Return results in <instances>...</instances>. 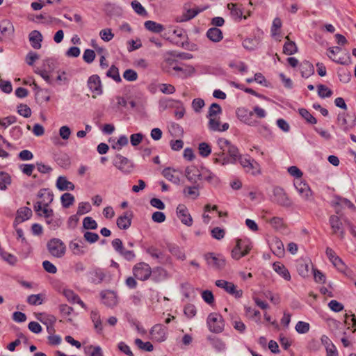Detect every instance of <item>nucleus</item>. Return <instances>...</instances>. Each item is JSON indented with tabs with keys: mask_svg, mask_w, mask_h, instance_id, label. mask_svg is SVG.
<instances>
[{
	"mask_svg": "<svg viewBox=\"0 0 356 356\" xmlns=\"http://www.w3.org/2000/svg\"><path fill=\"white\" fill-rule=\"evenodd\" d=\"M207 37L214 42H220L222 39V33L218 28H211L207 33Z\"/></svg>",
	"mask_w": 356,
	"mask_h": 356,
	"instance_id": "e433bc0d",
	"label": "nucleus"
},
{
	"mask_svg": "<svg viewBox=\"0 0 356 356\" xmlns=\"http://www.w3.org/2000/svg\"><path fill=\"white\" fill-rule=\"evenodd\" d=\"M32 216V211L29 207H22L17 210V215L15 220V223L22 222L31 218Z\"/></svg>",
	"mask_w": 356,
	"mask_h": 356,
	"instance_id": "2f4dec72",
	"label": "nucleus"
},
{
	"mask_svg": "<svg viewBox=\"0 0 356 356\" xmlns=\"http://www.w3.org/2000/svg\"><path fill=\"white\" fill-rule=\"evenodd\" d=\"M74 195L69 193H65L60 197L61 204L64 208H69L74 204Z\"/></svg>",
	"mask_w": 356,
	"mask_h": 356,
	"instance_id": "c03bdc74",
	"label": "nucleus"
},
{
	"mask_svg": "<svg viewBox=\"0 0 356 356\" xmlns=\"http://www.w3.org/2000/svg\"><path fill=\"white\" fill-rule=\"evenodd\" d=\"M300 72L302 77L308 78L314 72V66L309 62H304L300 65Z\"/></svg>",
	"mask_w": 356,
	"mask_h": 356,
	"instance_id": "79ce46f5",
	"label": "nucleus"
},
{
	"mask_svg": "<svg viewBox=\"0 0 356 356\" xmlns=\"http://www.w3.org/2000/svg\"><path fill=\"white\" fill-rule=\"evenodd\" d=\"M273 270L286 281H290L291 274L285 266L280 262H275L273 265Z\"/></svg>",
	"mask_w": 356,
	"mask_h": 356,
	"instance_id": "7c9ffc66",
	"label": "nucleus"
},
{
	"mask_svg": "<svg viewBox=\"0 0 356 356\" xmlns=\"http://www.w3.org/2000/svg\"><path fill=\"white\" fill-rule=\"evenodd\" d=\"M236 115L240 121L248 125L254 126L257 123V120L254 118L252 111H249L245 108H238L236 110Z\"/></svg>",
	"mask_w": 356,
	"mask_h": 356,
	"instance_id": "9d476101",
	"label": "nucleus"
},
{
	"mask_svg": "<svg viewBox=\"0 0 356 356\" xmlns=\"http://www.w3.org/2000/svg\"><path fill=\"white\" fill-rule=\"evenodd\" d=\"M54 62L51 60H46L44 61L42 69H36L35 72L38 74L49 84L61 85L67 82V79L65 72H58L56 79L53 78Z\"/></svg>",
	"mask_w": 356,
	"mask_h": 356,
	"instance_id": "f03ea898",
	"label": "nucleus"
},
{
	"mask_svg": "<svg viewBox=\"0 0 356 356\" xmlns=\"http://www.w3.org/2000/svg\"><path fill=\"white\" fill-rule=\"evenodd\" d=\"M150 335L152 340L163 342L167 338V328L161 324H156L152 327Z\"/></svg>",
	"mask_w": 356,
	"mask_h": 356,
	"instance_id": "f8f14e48",
	"label": "nucleus"
},
{
	"mask_svg": "<svg viewBox=\"0 0 356 356\" xmlns=\"http://www.w3.org/2000/svg\"><path fill=\"white\" fill-rule=\"evenodd\" d=\"M160 91L164 94H173L175 92V87L171 84L161 83L159 85Z\"/></svg>",
	"mask_w": 356,
	"mask_h": 356,
	"instance_id": "69168bd1",
	"label": "nucleus"
},
{
	"mask_svg": "<svg viewBox=\"0 0 356 356\" xmlns=\"http://www.w3.org/2000/svg\"><path fill=\"white\" fill-rule=\"evenodd\" d=\"M91 210V206L88 202H81L77 209V215H83L88 213Z\"/></svg>",
	"mask_w": 356,
	"mask_h": 356,
	"instance_id": "338daca9",
	"label": "nucleus"
},
{
	"mask_svg": "<svg viewBox=\"0 0 356 356\" xmlns=\"http://www.w3.org/2000/svg\"><path fill=\"white\" fill-rule=\"evenodd\" d=\"M63 294L69 302L72 303H77L83 309L87 308L84 302L79 298L78 295H76L72 290L69 289H65L63 291Z\"/></svg>",
	"mask_w": 356,
	"mask_h": 356,
	"instance_id": "bb28decb",
	"label": "nucleus"
},
{
	"mask_svg": "<svg viewBox=\"0 0 356 356\" xmlns=\"http://www.w3.org/2000/svg\"><path fill=\"white\" fill-rule=\"evenodd\" d=\"M268 213L267 211H262L261 218L276 230H282L286 228V224L283 218L280 217H273L268 218L266 215Z\"/></svg>",
	"mask_w": 356,
	"mask_h": 356,
	"instance_id": "dca6fc26",
	"label": "nucleus"
},
{
	"mask_svg": "<svg viewBox=\"0 0 356 356\" xmlns=\"http://www.w3.org/2000/svg\"><path fill=\"white\" fill-rule=\"evenodd\" d=\"M113 165L124 174H130L134 170L133 163L127 158L120 154L115 156Z\"/></svg>",
	"mask_w": 356,
	"mask_h": 356,
	"instance_id": "0eeeda50",
	"label": "nucleus"
},
{
	"mask_svg": "<svg viewBox=\"0 0 356 356\" xmlns=\"http://www.w3.org/2000/svg\"><path fill=\"white\" fill-rule=\"evenodd\" d=\"M201 181H206L209 184H216L218 182V179L211 170L206 168H202Z\"/></svg>",
	"mask_w": 356,
	"mask_h": 356,
	"instance_id": "72a5a7b5",
	"label": "nucleus"
},
{
	"mask_svg": "<svg viewBox=\"0 0 356 356\" xmlns=\"http://www.w3.org/2000/svg\"><path fill=\"white\" fill-rule=\"evenodd\" d=\"M88 85L92 92V97L93 98H96L97 96L102 94V88L101 81L98 76H91L88 81Z\"/></svg>",
	"mask_w": 356,
	"mask_h": 356,
	"instance_id": "2eb2a0df",
	"label": "nucleus"
},
{
	"mask_svg": "<svg viewBox=\"0 0 356 356\" xmlns=\"http://www.w3.org/2000/svg\"><path fill=\"white\" fill-rule=\"evenodd\" d=\"M201 172L202 168L199 169L194 165L187 167L185 170L186 178L193 183H197L201 181Z\"/></svg>",
	"mask_w": 356,
	"mask_h": 356,
	"instance_id": "412c9836",
	"label": "nucleus"
},
{
	"mask_svg": "<svg viewBox=\"0 0 356 356\" xmlns=\"http://www.w3.org/2000/svg\"><path fill=\"white\" fill-rule=\"evenodd\" d=\"M217 145L219 149L215 153L217 156L213 159L215 163H220L222 165L235 163L241 156L238 148L224 138H219L217 140Z\"/></svg>",
	"mask_w": 356,
	"mask_h": 356,
	"instance_id": "f257e3e1",
	"label": "nucleus"
},
{
	"mask_svg": "<svg viewBox=\"0 0 356 356\" xmlns=\"http://www.w3.org/2000/svg\"><path fill=\"white\" fill-rule=\"evenodd\" d=\"M215 284L218 287L224 289L227 293L236 298H241L243 295V291L237 289V286L232 282L224 280H218L216 281Z\"/></svg>",
	"mask_w": 356,
	"mask_h": 356,
	"instance_id": "423d86ee",
	"label": "nucleus"
},
{
	"mask_svg": "<svg viewBox=\"0 0 356 356\" xmlns=\"http://www.w3.org/2000/svg\"><path fill=\"white\" fill-rule=\"evenodd\" d=\"M273 200L283 207H289L291 205V200L289 198L284 189L280 187H276L273 190Z\"/></svg>",
	"mask_w": 356,
	"mask_h": 356,
	"instance_id": "ddd939ff",
	"label": "nucleus"
},
{
	"mask_svg": "<svg viewBox=\"0 0 356 356\" xmlns=\"http://www.w3.org/2000/svg\"><path fill=\"white\" fill-rule=\"evenodd\" d=\"M198 153L202 157H208L211 153V147L207 143H201L198 145Z\"/></svg>",
	"mask_w": 356,
	"mask_h": 356,
	"instance_id": "a18cd8bd",
	"label": "nucleus"
},
{
	"mask_svg": "<svg viewBox=\"0 0 356 356\" xmlns=\"http://www.w3.org/2000/svg\"><path fill=\"white\" fill-rule=\"evenodd\" d=\"M86 352L89 356H103L102 348L99 346H88Z\"/></svg>",
	"mask_w": 356,
	"mask_h": 356,
	"instance_id": "680f3d73",
	"label": "nucleus"
},
{
	"mask_svg": "<svg viewBox=\"0 0 356 356\" xmlns=\"http://www.w3.org/2000/svg\"><path fill=\"white\" fill-rule=\"evenodd\" d=\"M309 262L305 261H300L297 266V270L298 274L302 277H308L310 275L309 273Z\"/></svg>",
	"mask_w": 356,
	"mask_h": 356,
	"instance_id": "c9c22d12",
	"label": "nucleus"
},
{
	"mask_svg": "<svg viewBox=\"0 0 356 356\" xmlns=\"http://www.w3.org/2000/svg\"><path fill=\"white\" fill-rule=\"evenodd\" d=\"M213 347L218 352H222L226 349L225 342L220 338H214L212 340Z\"/></svg>",
	"mask_w": 356,
	"mask_h": 356,
	"instance_id": "5fc2aeb1",
	"label": "nucleus"
},
{
	"mask_svg": "<svg viewBox=\"0 0 356 356\" xmlns=\"http://www.w3.org/2000/svg\"><path fill=\"white\" fill-rule=\"evenodd\" d=\"M341 51V49L338 47H330L327 50V56L333 61L337 63L344 64L345 62L343 60V58L337 56V54L339 53Z\"/></svg>",
	"mask_w": 356,
	"mask_h": 356,
	"instance_id": "37998d69",
	"label": "nucleus"
},
{
	"mask_svg": "<svg viewBox=\"0 0 356 356\" xmlns=\"http://www.w3.org/2000/svg\"><path fill=\"white\" fill-rule=\"evenodd\" d=\"M203 9L195 8H188L184 7L182 15L176 17L177 22H187L193 17H195L198 13L202 11Z\"/></svg>",
	"mask_w": 356,
	"mask_h": 356,
	"instance_id": "aec40b11",
	"label": "nucleus"
},
{
	"mask_svg": "<svg viewBox=\"0 0 356 356\" xmlns=\"http://www.w3.org/2000/svg\"><path fill=\"white\" fill-rule=\"evenodd\" d=\"M328 307L334 312H339L343 309V305L336 300H331L328 303Z\"/></svg>",
	"mask_w": 356,
	"mask_h": 356,
	"instance_id": "774afa93",
	"label": "nucleus"
},
{
	"mask_svg": "<svg viewBox=\"0 0 356 356\" xmlns=\"http://www.w3.org/2000/svg\"><path fill=\"white\" fill-rule=\"evenodd\" d=\"M56 187L60 191H73L74 185L72 182L68 181L65 177H59L56 181Z\"/></svg>",
	"mask_w": 356,
	"mask_h": 356,
	"instance_id": "473e14b6",
	"label": "nucleus"
},
{
	"mask_svg": "<svg viewBox=\"0 0 356 356\" xmlns=\"http://www.w3.org/2000/svg\"><path fill=\"white\" fill-rule=\"evenodd\" d=\"M318 94L322 97H329L332 95V91L326 86L320 84L318 86Z\"/></svg>",
	"mask_w": 356,
	"mask_h": 356,
	"instance_id": "6e6d98bb",
	"label": "nucleus"
},
{
	"mask_svg": "<svg viewBox=\"0 0 356 356\" xmlns=\"http://www.w3.org/2000/svg\"><path fill=\"white\" fill-rule=\"evenodd\" d=\"M29 38L33 48L35 49L41 48L43 37L40 31L37 30L32 31L29 33Z\"/></svg>",
	"mask_w": 356,
	"mask_h": 356,
	"instance_id": "c85d7f7f",
	"label": "nucleus"
},
{
	"mask_svg": "<svg viewBox=\"0 0 356 356\" xmlns=\"http://www.w3.org/2000/svg\"><path fill=\"white\" fill-rule=\"evenodd\" d=\"M44 298V297L42 294H33L28 297L27 302L31 305H39L42 303Z\"/></svg>",
	"mask_w": 356,
	"mask_h": 356,
	"instance_id": "8fccbe9b",
	"label": "nucleus"
},
{
	"mask_svg": "<svg viewBox=\"0 0 356 356\" xmlns=\"http://www.w3.org/2000/svg\"><path fill=\"white\" fill-rule=\"evenodd\" d=\"M106 75L108 77L112 78L117 82H120L121 81V78L118 72V69L115 66L112 65L110 69L106 72Z\"/></svg>",
	"mask_w": 356,
	"mask_h": 356,
	"instance_id": "052dcab7",
	"label": "nucleus"
},
{
	"mask_svg": "<svg viewBox=\"0 0 356 356\" xmlns=\"http://www.w3.org/2000/svg\"><path fill=\"white\" fill-rule=\"evenodd\" d=\"M183 193L187 197L196 199L199 196V191L197 187L187 186L184 188Z\"/></svg>",
	"mask_w": 356,
	"mask_h": 356,
	"instance_id": "09e8293b",
	"label": "nucleus"
},
{
	"mask_svg": "<svg viewBox=\"0 0 356 356\" xmlns=\"http://www.w3.org/2000/svg\"><path fill=\"white\" fill-rule=\"evenodd\" d=\"M0 32L3 37L10 38L13 35L15 28L13 23L8 19H3L0 22Z\"/></svg>",
	"mask_w": 356,
	"mask_h": 356,
	"instance_id": "5701e85b",
	"label": "nucleus"
},
{
	"mask_svg": "<svg viewBox=\"0 0 356 356\" xmlns=\"http://www.w3.org/2000/svg\"><path fill=\"white\" fill-rule=\"evenodd\" d=\"M205 259L208 265L216 268H221L225 265V261L222 257L213 253L205 254Z\"/></svg>",
	"mask_w": 356,
	"mask_h": 356,
	"instance_id": "6ab92c4d",
	"label": "nucleus"
},
{
	"mask_svg": "<svg viewBox=\"0 0 356 356\" xmlns=\"http://www.w3.org/2000/svg\"><path fill=\"white\" fill-rule=\"evenodd\" d=\"M221 112L222 109L220 105L216 103H213L209 107L207 117L209 119L215 118V117H218Z\"/></svg>",
	"mask_w": 356,
	"mask_h": 356,
	"instance_id": "49530a36",
	"label": "nucleus"
},
{
	"mask_svg": "<svg viewBox=\"0 0 356 356\" xmlns=\"http://www.w3.org/2000/svg\"><path fill=\"white\" fill-rule=\"evenodd\" d=\"M309 328V324L304 321H298L295 327L296 330L300 334H305L308 332Z\"/></svg>",
	"mask_w": 356,
	"mask_h": 356,
	"instance_id": "bf43d9fd",
	"label": "nucleus"
},
{
	"mask_svg": "<svg viewBox=\"0 0 356 356\" xmlns=\"http://www.w3.org/2000/svg\"><path fill=\"white\" fill-rule=\"evenodd\" d=\"M270 248H271L273 252L274 253V254H275L276 256H277L279 257H284V245L280 239H278V238L273 239L271 243V245H270Z\"/></svg>",
	"mask_w": 356,
	"mask_h": 356,
	"instance_id": "f704fd0d",
	"label": "nucleus"
},
{
	"mask_svg": "<svg viewBox=\"0 0 356 356\" xmlns=\"http://www.w3.org/2000/svg\"><path fill=\"white\" fill-rule=\"evenodd\" d=\"M37 319L47 326L49 332H50V330L53 329L56 321V318L54 315L44 313L39 314L37 316Z\"/></svg>",
	"mask_w": 356,
	"mask_h": 356,
	"instance_id": "393cba45",
	"label": "nucleus"
},
{
	"mask_svg": "<svg viewBox=\"0 0 356 356\" xmlns=\"http://www.w3.org/2000/svg\"><path fill=\"white\" fill-rule=\"evenodd\" d=\"M294 185L298 191L299 194L302 196V197L306 200H309L312 199L313 193L309 186L305 183L303 182L300 179H297L294 182Z\"/></svg>",
	"mask_w": 356,
	"mask_h": 356,
	"instance_id": "a211bd4d",
	"label": "nucleus"
},
{
	"mask_svg": "<svg viewBox=\"0 0 356 356\" xmlns=\"http://www.w3.org/2000/svg\"><path fill=\"white\" fill-rule=\"evenodd\" d=\"M177 215L181 222L188 227L193 225V218L188 209L184 204H179L177 207Z\"/></svg>",
	"mask_w": 356,
	"mask_h": 356,
	"instance_id": "4468645a",
	"label": "nucleus"
},
{
	"mask_svg": "<svg viewBox=\"0 0 356 356\" xmlns=\"http://www.w3.org/2000/svg\"><path fill=\"white\" fill-rule=\"evenodd\" d=\"M83 226L86 229H95L97 227V224L92 218L86 217L83 220Z\"/></svg>",
	"mask_w": 356,
	"mask_h": 356,
	"instance_id": "0e129e2a",
	"label": "nucleus"
},
{
	"mask_svg": "<svg viewBox=\"0 0 356 356\" xmlns=\"http://www.w3.org/2000/svg\"><path fill=\"white\" fill-rule=\"evenodd\" d=\"M135 343L141 350L149 351V352H151L153 350V346L149 341L143 342L141 339H136L135 340Z\"/></svg>",
	"mask_w": 356,
	"mask_h": 356,
	"instance_id": "13d9d810",
	"label": "nucleus"
},
{
	"mask_svg": "<svg viewBox=\"0 0 356 356\" xmlns=\"http://www.w3.org/2000/svg\"><path fill=\"white\" fill-rule=\"evenodd\" d=\"M99 36L104 41L109 42L113 38L114 34L111 29H104L100 31Z\"/></svg>",
	"mask_w": 356,
	"mask_h": 356,
	"instance_id": "e2e57ef3",
	"label": "nucleus"
},
{
	"mask_svg": "<svg viewBox=\"0 0 356 356\" xmlns=\"http://www.w3.org/2000/svg\"><path fill=\"white\" fill-rule=\"evenodd\" d=\"M299 113L307 122L312 124L316 123V119L305 108L299 109Z\"/></svg>",
	"mask_w": 356,
	"mask_h": 356,
	"instance_id": "864d4df0",
	"label": "nucleus"
},
{
	"mask_svg": "<svg viewBox=\"0 0 356 356\" xmlns=\"http://www.w3.org/2000/svg\"><path fill=\"white\" fill-rule=\"evenodd\" d=\"M133 272L135 277L140 280H147L152 273L150 267L145 263H139L136 265Z\"/></svg>",
	"mask_w": 356,
	"mask_h": 356,
	"instance_id": "9b49d317",
	"label": "nucleus"
},
{
	"mask_svg": "<svg viewBox=\"0 0 356 356\" xmlns=\"http://www.w3.org/2000/svg\"><path fill=\"white\" fill-rule=\"evenodd\" d=\"M325 254L330 261L339 271L341 273H345L346 271L347 266L333 249L327 248Z\"/></svg>",
	"mask_w": 356,
	"mask_h": 356,
	"instance_id": "6e6552de",
	"label": "nucleus"
},
{
	"mask_svg": "<svg viewBox=\"0 0 356 356\" xmlns=\"http://www.w3.org/2000/svg\"><path fill=\"white\" fill-rule=\"evenodd\" d=\"M209 330L213 333H220L223 331L225 323L222 316L218 313H211L207 318Z\"/></svg>",
	"mask_w": 356,
	"mask_h": 356,
	"instance_id": "20e7f679",
	"label": "nucleus"
},
{
	"mask_svg": "<svg viewBox=\"0 0 356 356\" xmlns=\"http://www.w3.org/2000/svg\"><path fill=\"white\" fill-rule=\"evenodd\" d=\"M251 249L252 245L249 241L246 240L237 239L236 245L232 250V257L236 260H238L243 257L247 255Z\"/></svg>",
	"mask_w": 356,
	"mask_h": 356,
	"instance_id": "39448f33",
	"label": "nucleus"
},
{
	"mask_svg": "<svg viewBox=\"0 0 356 356\" xmlns=\"http://www.w3.org/2000/svg\"><path fill=\"white\" fill-rule=\"evenodd\" d=\"M47 248L49 253L54 257L61 258L66 252L65 243L58 238H51L47 242Z\"/></svg>",
	"mask_w": 356,
	"mask_h": 356,
	"instance_id": "7ed1b4c3",
	"label": "nucleus"
},
{
	"mask_svg": "<svg viewBox=\"0 0 356 356\" xmlns=\"http://www.w3.org/2000/svg\"><path fill=\"white\" fill-rule=\"evenodd\" d=\"M0 256L4 261H6L7 263H8L10 265H15L17 261V259L15 255L10 254V253L6 252L3 251V250L1 251H0Z\"/></svg>",
	"mask_w": 356,
	"mask_h": 356,
	"instance_id": "603ef678",
	"label": "nucleus"
},
{
	"mask_svg": "<svg viewBox=\"0 0 356 356\" xmlns=\"http://www.w3.org/2000/svg\"><path fill=\"white\" fill-rule=\"evenodd\" d=\"M144 26L148 31L156 33H159L164 30L162 24L151 20L145 22Z\"/></svg>",
	"mask_w": 356,
	"mask_h": 356,
	"instance_id": "ea45409f",
	"label": "nucleus"
},
{
	"mask_svg": "<svg viewBox=\"0 0 356 356\" xmlns=\"http://www.w3.org/2000/svg\"><path fill=\"white\" fill-rule=\"evenodd\" d=\"M70 250L75 255H81L85 252V247L82 242L72 241L69 245Z\"/></svg>",
	"mask_w": 356,
	"mask_h": 356,
	"instance_id": "58836bf2",
	"label": "nucleus"
},
{
	"mask_svg": "<svg viewBox=\"0 0 356 356\" xmlns=\"http://www.w3.org/2000/svg\"><path fill=\"white\" fill-rule=\"evenodd\" d=\"M208 126L211 131L219 132L227 131L229 127L228 123L220 124V116L209 119Z\"/></svg>",
	"mask_w": 356,
	"mask_h": 356,
	"instance_id": "b1692460",
	"label": "nucleus"
},
{
	"mask_svg": "<svg viewBox=\"0 0 356 356\" xmlns=\"http://www.w3.org/2000/svg\"><path fill=\"white\" fill-rule=\"evenodd\" d=\"M34 209L40 216H42L46 218H51L54 216V211L51 209L47 204H44L43 206L41 202H37Z\"/></svg>",
	"mask_w": 356,
	"mask_h": 356,
	"instance_id": "c756f323",
	"label": "nucleus"
},
{
	"mask_svg": "<svg viewBox=\"0 0 356 356\" xmlns=\"http://www.w3.org/2000/svg\"><path fill=\"white\" fill-rule=\"evenodd\" d=\"M330 223L334 234H339L341 238H343L344 232L341 229V222L337 216H332L330 218Z\"/></svg>",
	"mask_w": 356,
	"mask_h": 356,
	"instance_id": "a878e982",
	"label": "nucleus"
},
{
	"mask_svg": "<svg viewBox=\"0 0 356 356\" xmlns=\"http://www.w3.org/2000/svg\"><path fill=\"white\" fill-rule=\"evenodd\" d=\"M10 183V177L7 173L0 172V190H6Z\"/></svg>",
	"mask_w": 356,
	"mask_h": 356,
	"instance_id": "3c124183",
	"label": "nucleus"
},
{
	"mask_svg": "<svg viewBox=\"0 0 356 356\" xmlns=\"http://www.w3.org/2000/svg\"><path fill=\"white\" fill-rule=\"evenodd\" d=\"M286 42L283 48V52L286 55H292L298 51V47L296 43L289 40V35L286 36Z\"/></svg>",
	"mask_w": 356,
	"mask_h": 356,
	"instance_id": "4c0bfd02",
	"label": "nucleus"
},
{
	"mask_svg": "<svg viewBox=\"0 0 356 356\" xmlns=\"http://www.w3.org/2000/svg\"><path fill=\"white\" fill-rule=\"evenodd\" d=\"M245 171L254 175H259L261 173L260 165L254 160H251Z\"/></svg>",
	"mask_w": 356,
	"mask_h": 356,
	"instance_id": "de8ad7c7",
	"label": "nucleus"
},
{
	"mask_svg": "<svg viewBox=\"0 0 356 356\" xmlns=\"http://www.w3.org/2000/svg\"><path fill=\"white\" fill-rule=\"evenodd\" d=\"M163 176L173 184H179L182 175L181 170L172 168H166L162 172Z\"/></svg>",
	"mask_w": 356,
	"mask_h": 356,
	"instance_id": "f3484780",
	"label": "nucleus"
},
{
	"mask_svg": "<svg viewBox=\"0 0 356 356\" xmlns=\"http://www.w3.org/2000/svg\"><path fill=\"white\" fill-rule=\"evenodd\" d=\"M133 213L130 211L124 212L117 218V225L121 229H127L131 224Z\"/></svg>",
	"mask_w": 356,
	"mask_h": 356,
	"instance_id": "4be33fe9",
	"label": "nucleus"
},
{
	"mask_svg": "<svg viewBox=\"0 0 356 356\" xmlns=\"http://www.w3.org/2000/svg\"><path fill=\"white\" fill-rule=\"evenodd\" d=\"M282 23L280 18H275L273 20V26L271 29V32L273 36L277 40H281L282 36L280 35V29L282 27Z\"/></svg>",
	"mask_w": 356,
	"mask_h": 356,
	"instance_id": "a19ab883",
	"label": "nucleus"
},
{
	"mask_svg": "<svg viewBox=\"0 0 356 356\" xmlns=\"http://www.w3.org/2000/svg\"><path fill=\"white\" fill-rule=\"evenodd\" d=\"M258 44L259 42L256 38H246L243 42V47L248 50H252L255 49Z\"/></svg>",
	"mask_w": 356,
	"mask_h": 356,
	"instance_id": "4d7b16f0",
	"label": "nucleus"
},
{
	"mask_svg": "<svg viewBox=\"0 0 356 356\" xmlns=\"http://www.w3.org/2000/svg\"><path fill=\"white\" fill-rule=\"evenodd\" d=\"M104 304L108 307H114L118 304V297L115 293L106 291L102 293Z\"/></svg>",
	"mask_w": 356,
	"mask_h": 356,
	"instance_id": "cd10ccee",
	"label": "nucleus"
},
{
	"mask_svg": "<svg viewBox=\"0 0 356 356\" xmlns=\"http://www.w3.org/2000/svg\"><path fill=\"white\" fill-rule=\"evenodd\" d=\"M227 8L230 10L232 17L235 20H241L242 18L247 19L251 15L250 10L244 13L243 9L240 4L229 3L227 4Z\"/></svg>",
	"mask_w": 356,
	"mask_h": 356,
	"instance_id": "1a4fd4ad",
	"label": "nucleus"
}]
</instances>
